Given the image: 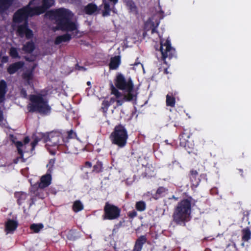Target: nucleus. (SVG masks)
<instances>
[{
	"label": "nucleus",
	"instance_id": "10",
	"mask_svg": "<svg viewBox=\"0 0 251 251\" xmlns=\"http://www.w3.org/2000/svg\"><path fill=\"white\" fill-rule=\"evenodd\" d=\"M45 140L47 145L50 146L55 147L64 145L63 134L58 131H52L49 133Z\"/></svg>",
	"mask_w": 251,
	"mask_h": 251
},
{
	"label": "nucleus",
	"instance_id": "38",
	"mask_svg": "<svg viewBox=\"0 0 251 251\" xmlns=\"http://www.w3.org/2000/svg\"><path fill=\"white\" fill-rule=\"evenodd\" d=\"M9 54L13 58H20L18 52L16 48L11 47L10 49Z\"/></svg>",
	"mask_w": 251,
	"mask_h": 251
},
{
	"label": "nucleus",
	"instance_id": "30",
	"mask_svg": "<svg viewBox=\"0 0 251 251\" xmlns=\"http://www.w3.org/2000/svg\"><path fill=\"white\" fill-rule=\"evenodd\" d=\"M103 167L102 162L100 160H98L93 166L92 172L98 174L103 172Z\"/></svg>",
	"mask_w": 251,
	"mask_h": 251
},
{
	"label": "nucleus",
	"instance_id": "42",
	"mask_svg": "<svg viewBox=\"0 0 251 251\" xmlns=\"http://www.w3.org/2000/svg\"><path fill=\"white\" fill-rule=\"evenodd\" d=\"M159 23H157L156 25H155L154 22H151V34H153L154 33H158L157 30V28L158 26Z\"/></svg>",
	"mask_w": 251,
	"mask_h": 251
},
{
	"label": "nucleus",
	"instance_id": "4",
	"mask_svg": "<svg viewBox=\"0 0 251 251\" xmlns=\"http://www.w3.org/2000/svg\"><path fill=\"white\" fill-rule=\"evenodd\" d=\"M128 137L127 129L125 126L122 124L116 126L109 136L112 144L117 146L119 148H123L126 145Z\"/></svg>",
	"mask_w": 251,
	"mask_h": 251
},
{
	"label": "nucleus",
	"instance_id": "41",
	"mask_svg": "<svg viewBox=\"0 0 251 251\" xmlns=\"http://www.w3.org/2000/svg\"><path fill=\"white\" fill-rule=\"evenodd\" d=\"M128 6H129V9L131 11L137 13V7L136 6L134 2L131 1L128 3Z\"/></svg>",
	"mask_w": 251,
	"mask_h": 251
},
{
	"label": "nucleus",
	"instance_id": "5",
	"mask_svg": "<svg viewBox=\"0 0 251 251\" xmlns=\"http://www.w3.org/2000/svg\"><path fill=\"white\" fill-rule=\"evenodd\" d=\"M51 169H48L46 175L41 176L40 181L32 185L30 192L40 199L44 198L42 189L48 187L51 182Z\"/></svg>",
	"mask_w": 251,
	"mask_h": 251
},
{
	"label": "nucleus",
	"instance_id": "28",
	"mask_svg": "<svg viewBox=\"0 0 251 251\" xmlns=\"http://www.w3.org/2000/svg\"><path fill=\"white\" fill-rule=\"evenodd\" d=\"M242 232V240L243 242H248L251 238V231L249 227L243 229Z\"/></svg>",
	"mask_w": 251,
	"mask_h": 251
},
{
	"label": "nucleus",
	"instance_id": "17",
	"mask_svg": "<svg viewBox=\"0 0 251 251\" xmlns=\"http://www.w3.org/2000/svg\"><path fill=\"white\" fill-rule=\"evenodd\" d=\"M147 238L145 235H141L136 240L133 249L132 251H141L147 242Z\"/></svg>",
	"mask_w": 251,
	"mask_h": 251
},
{
	"label": "nucleus",
	"instance_id": "64",
	"mask_svg": "<svg viewBox=\"0 0 251 251\" xmlns=\"http://www.w3.org/2000/svg\"><path fill=\"white\" fill-rule=\"evenodd\" d=\"M138 63H135L134 65H138Z\"/></svg>",
	"mask_w": 251,
	"mask_h": 251
},
{
	"label": "nucleus",
	"instance_id": "18",
	"mask_svg": "<svg viewBox=\"0 0 251 251\" xmlns=\"http://www.w3.org/2000/svg\"><path fill=\"white\" fill-rule=\"evenodd\" d=\"M28 16H33L34 15H39L44 13V11L42 10V8L39 6H35L34 7H30L29 5L25 6Z\"/></svg>",
	"mask_w": 251,
	"mask_h": 251
},
{
	"label": "nucleus",
	"instance_id": "7",
	"mask_svg": "<svg viewBox=\"0 0 251 251\" xmlns=\"http://www.w3.org/2000/svg\"><path fill=\"white\" fill-rule=\"evenodd\" d=\"M103 220H113L120 217L121 209L117 206L106 202L103 208Z\"/></svg>",
	"mask_w": 251,
	"mask_h": 251
},
{
	"label": "nucleus",
	"instance_id": "44",
	"mask_svg": "<svg viewBox=\"0 0 251 251\" xmlns=\"http://www.w3.org/2000/svg\"><path fill=\"white\" fill-rule=\"evenodd\" d=\"M124 222V221H120L119 223L115 225L112 231L113 233H116L118 231V229L122 226Z\"/></svg>",
	"mask_w": 251,
	"mask_h": 251
},
{
	"label": "nucleus",
	"instance_id": "26",
	"mask_svg": "<svg viewBox=\"0 0 251 251\" xmlns=\"http://www.w3.org/2000/svg\"><path fill=\"white\" fill-rule=\"evenodd\" d=\"M97 9V6L93 3H89L84 7V11L88 15H92Z\"/></svg>",
	"mask_w": 251,
	"mask_h": 251
},
{
	"label": "nucleus",
	"instance_id": "33",
	"mask_svg": "<svg viewBox=\"0 0 251 251\" xmlns=\"http://www.w3.org/2000/svg\"><path fill=\"white\" fill-rule=\"evenodd\" d=\"M110 88L111 94L114 95L116 99H119L122 96V94L118 91V88L115 87L112 82L110 83Z\"/></svg>",
	"mask_w": 251,
	"mask_h": 251
},
{
	"label": "nucleus",
	"instance_id": "61",
	"mask_svg": "<svg viewBox=\"0 0 251 251\" xmlns=\"http://www.w3.org/2000/svg\"><path fill=\"white\" fill-rule=\"evenodd\" d=\"M233 246L234 247V248H236V245L235 243H233Z\"/></svg>",
	"mask_w": 251,
	"mask_h": 251
},
{
	"label": "nucleus",
	"instance_id": "58",
	"mask_svg": "<svg viewBox=\"0 0 251 251\" xmlns=\"http://www.w3.org/2000/svg\"><path fill=\"white\" fill-rule=\"evenodd\" d=\"M238 171H239V173H240L241 176H243V170H242V169H239V170H238Z\"/></svg>",
	"mask_w": 251,
	"mask_h": 251
},
{
	"label": "nucleus",
	"instance_id": "27",
	"mask_svg": "<svg viewBox=\"0 0 251 251\" xmlns=\"http://www.w3.org/2000/svg\"><path fill=\"white\" fill-rule=\"evenodd\" d=\"M35 49V44L33 42L28 41L26 42L23 47V50L26 53H30L33 51Z\"/></svg>",
	"mask_w": 251,
	"mask_h": 251
},
{
	"label": "nucleus",
	"instance_id": "21",
	"mask_svg": "<svg viewBox=\"0 0 251 251\" xmlns=\"http://www.w3.org/2000/svg\"><path fill=\"white\" fill-rule=\"evenodd\" d=\"M121 64V57L120 56H115L111 57L109 67L110 70H116Z\"/></svg>",
	"mask_w": 251,
	"mask_h": 251
},
{
	"label": "nucleus",
	"instance_id": "2",
	"mask_svg": "<svg viewBox=\"0 0 251 251\" xmlns=\"http://www.w3.org/2000/svg\"><path fill=\"white\" fill-rule=\"evenodd\" d=\"M195 200L188 197L181 200L174 208L172 215L173 222L176 225L185 226L191 219L192 204Z\"/></svg>",
	"mask_w": 251,
	"mask_h": 251
},
{
	"label": "nucleus",
	"instance_id": "6",
	"mask_svg": "<svg viewBox=\"0 0 251 251\" xmlns=\"http://www.w3.org/2000/svg\"><path fill=\"white\" fill-rule=\"evenodd\" d=\"M163 40H160V51L161 53V59L163 61L164 64H166L167 67L164 68L163 73L167 75L169 74L168 69L170 65L168 64L166 59L168 58L171 59L176 55V50L171 46V43L169 39H167L163 43Z\"/></svg>",
	"mask_w": 251,
	"mask_h": 251
},
{
	"label": "nucleus",
	"instance_id": "11",
	"mask_svg": "<svg viewBox=\"0 0 251 251\" xmlns=\"http://www.w3.org/2000/svg\"><path fill=\"white\" fill-rule=\"evenodd\" d=\"M17 32L20 37H23L25 36L27 39H32L34 35L33 31L28 27L27 21L18 26Z\"/></svg>",
	"mask_w": 251,
	"mask_h": 251
},
{
	"label": "nucleus",
	"instance_id": "59",
	"mask_svg": "<svg viewBox=\"0 0 251 251\" xmlns=\"http://www.w3.org/2000/svg\"><path fill=\"white\" fill-rule=\"evenodd\" d=\"M172 198L175 199V200H177V198L175 197V196H173Z\"/></svg>",
	"mask_w": 251,
	"mask_h": 251
},
{
	"label": "nucleus",
	"instance_id": "3",
	"mask_svg": "<svg viewBox=\"0 0 251 251\" xmlns=\"http://www.w3.org/2000/svg\"><path fill=\"white\" fill-rule=\"evenodd\" d=\"M30 102L27 105V109L30 113H38L48 115L50 113L51 107L48 100L44 98L41 94H31L29 96Z\"/></svg>",
	"mask_w": 251,
	"mask_h": 251
},
{
	"label": "nucleus",
	"instance_id": "8",
	"mask_svg": "<svg viewBox=\"0 0 251 251\" xmlns=\"http://www.w3.org/2000/svg\"><path fill=\"white\" fill-rule=\"evenodd\" d=\"M115 86L119 90L125 91L128 89L131 91L134 88L133 82L130 77L126 80L124 75L121 73H118L115 79Z\"/></svg>",
	"mask_w": 251,
	"mask_h": 251
},
{
	"label": "nucleus",
	"instance_id": "12",
	"mask_svg": "<svg viewBox=\"0 0 251 251\" xmlns=\"http://www.w3.org/2000/svg\"><path fill=\"white\" fill-rule=\"evenodd\" d=\"M18 223L17 221L8 219L5 223L4 231L6 234H12L16 230L18 226Z\"/></svg>",
	"mask_w": 251,
	"mask_h": 251
},
{
	"label": "nucleus",
	"instance_id": "49",
	"mask_svg": "<svg viewBox=\"0 0 251 251\" xmlns=\"http://www.w3.org/2000/svg\"><path fill=\"white\" fill-rule=\"evenodd\" d=\"M5 94L6 92H0V103L3 102L4 100Z\"/></svg>",
	"mask_w": 251,
	"mask_h": 251
},
{
	"label": "nucleus",
	"instance_id": "24",
	"mask_svg": "<svg viewBox=\"0 0 251 251\" xmlns=\"http://www.w3.org/2000/svg\"><path fill=\"white\" fill-rule=\"evenodd\" d=\"M23 78L26 82L28 85H31V81L33 78L32 70H27L22 74Z\"/></svg>",
	"mask_w": 251,
	"mask_h": 251
},
{
	"label": "nucleus",
	"instance_id": "13",
	"mask_svg": "<svg viewBox=\"0 0 251 251\" xmlns=\"http://www.w3.org/2000/svg\"><path fill=\"white\" fill-rule=\"evenodd\" d=\"M28 14L25 7L22 9L18 10L14 15L13 20L15 22H21L24 19H26L28 18Z\"/></svg>",
	"mask_w": 251,
	"mask_h": 251
},
{
	"label": "nucleus",
	"instance_id": "39",
	"mask_svg": "<svg viewBox=\"0 0 251 251\" xmlns=\"http://www.w3.org/2000/svg\"><path fill=\"white\" fill-rule=\"evenodd\" d=\"M110 104L108 102V100H103L101 103V109L102 111L106 114L108 111Z\"/></svg>",
	"mask_w": 251,
	"mask_h": 251
},
{
	"label": "nucleus",
	"instance_id": "25",
	"mask_svg": "<svg viewBox=\"0 0 251 251\" xmlns=\"http://www.w3.org/2000/svg\"><path fill=\"white\" fill-rule=\"evenodd\" d=\"M63 134V139L64 144L69 142L71 139H74L76 136V134L73 130H70L66 132H64Z\"/></svg>",
	"mask_w": 251,
	"mask_h": 251
},
{
	"label": "nucleus",
	"instance_id": "48",
	"mask_svg": "<svg viewBox=\"0 0 251 251\" xmlns=\"http://www.w3.org/2000/svg\"><path fill=\"white\" fill-rule=\"evenodd\" d=\"M34 196L33 197H32L31 199H30V202L29 203V206H31L32 205L34 204L35 203V201H36V197H38V196H35L34 194H33Z\"/></svg>",
	"mask_w": 251,
	"mask_h": 251
},
{
	"label": "nucleus",
	"instance_id": "14",
	"mask_svg": "<svg viewBox=\"0 0 251 251\" xmlns=\"http://www.w3.org/2000/svg\"><path fill=\"white\" fill-rule=\"evenodd\" d=\"M15 146L17 148L18 154L20 156L16 157L13 160L14 164H17L20 159H22L23 162L25 161V159L24 158V152L22 150V147L24 146V144L21 141H17L14 143Z\"/></svg>",
	"mask_w": 251,
	"mask_h": 251
},
{
	"label": "nucleus",
	"instance_id": "56",
	"mask_svg": "<svg viewBox=\"0 0 251 251\" xmlns=\"http://www.w3.org/2000/svg\"><path fill=\"white\" fill-rule=\"evenodd\" d=\"M3 119V113L1 111H0V122H1Z\"/></svg>",
	"mask_w": 251,
	"mask_h": 251
},
{
	"label": "nucleus",
	"instance_id": "32",
	"mask_svg": "<svg viewBox=\"0 0 251 251\" xmlns=\"http://www.w3.org/2000/svg\"><path fill=\"white\" fill-rule=\"evenodd\" d=\"M166 103V105L168 106L172 107H175L176 104V99L172 94V95L169 94L167 95Z\"/></svg>",
	"mask_w": 251,
	"mask_h": 251
},
{
	"label": "nucleus",
	"instance_id": "46",
	"mask_svg": "<svg viewBox=\"0 0 251 251\" xmlns=\"http://www.w3.org/2000/svg\"><path fill=\"white\" fill-rule=\"evenodd\" d=\"M137 215V212L133 210L131 211H129L128 213V216L129 217V218L130 219H133L134 218V217H135Z\"/></svg>",
	"mask_w": 251,
	"mask_h": 251
},
{
	"label": "nucleus",
	"instance_id": "55",
	"mask_svg": "<svg viewBox=\"0 0 251 251\" xmlns=\"http://www.w3.org/2000/svg\"><path fill=\"white\" fill-rule=\"evenodd\" d=\"M92 163L89 161H86L85 163V166L87 168H91L92 167Z\"/></svg>",
	"mask_w": 251,
	"mask_h": 251
},
{
	"label": "nucleus",
	"instance_id": "37",
	"mask_svg": "<svg viewBox=\"0 0 251 251\" xmlns=\"http://www.w3.org/2000/svg\"><path fill=\"white\" fill-rule=\"evenodd\" d=\"M134 88H132L131 91H129L128 89H126L125 91L127 92V94L125 95L124 98L126 101H131L133 100L134 96L132 94Z\"/></svg>",
	"mask_w": 251,
	"mask_h": 251
},
{
	"label": "nucleus",
	"instance_id": "20",
	"mask_svg": "<svg viewBox=\"0 0 251 251\" xmlns=\"http://www.w3.org/2000/svg\"><path fill=\"white\" fill-rule=\"evenodd\" d=\"M71 39V35L69 33H65L61 35H59L55 38L54 44L58 45L62 42H69Z\"/></svg>",
	"mask_w": 251,
	"mask_h": 251
},
{
	"label": "nucleus",
	"instance_id": "52",
	"mask_svg": "<svg viewBox=\"0 0 251 251\" xmlns=\"http://www.w3.org/2000/svg\"><path fill=\"white\" fill-rule=\"evenodd\" d=\"M8 61V57L6 56H4L1 58L2 63H6Z\"/></svg>",
	"mask_w": 251,
	"mask_h": 251
},
{
	"label": "nucleus",
	"instance_id": "9",
	"mask_svg": "<svg viewBox=\"0 0 251 251\" xmlns=\"http://www.w3.org/2000/svg\"><path fill=\"white\" fill-rule=\"evenodd\" d=\"M190 135L191 133L187 129H184L179 135L180 146L185 148L189 153L192 152L195 147L193 141L190 139Z\"/></svg>",
	"mask_w": 251,
	"mask_h": 251
},
{
	"label": "nucleus",
	"instance_id": "60",
	"mask_svg": "<svg viewBox=\"0 0 251 251\" xmlns=\"http://www.w3.org/2000/svg\"><path fill=\"white\" fill-rule=\"evenodd\" d=\"M87 85H88V86H90V85H91V82H90V81H88V82H87Z\"/></svg>",
	"mask_w": 251,
	"mask_h": 251
},
{
	"label": "nucleus",
	"instance_id": "54",
	"mask_svg": "<svg viewBox=\"0 0 251 251\" xmlns=\"http://www.w3.org/2000/svg\"><path fill=\"white\" fill-rule=\"evenodd\" d=\"M30 141V139L28 137V136H26L25 137L24 139V144L25 145H26L27 144H28Z\"/></svg>",
	"mask_w": 251,
	"mask_h": 251
},
{
	"label": "nucleus",
	"instance_id": "16",
	"mask_svg": "<svg viewBox=\"0 0 251 251\" xmlns=\"http://www.w3.org/2000/svg\"><path fill=\"white\" fill-rule=\"evenodd\" d=\"M24 66V62L18 61L10 64L7 68V71L10 75H12L15 74L20 69H22Z\"/></svg>",
	"mask_w": 251,
	"mask_h": 251
},
{
	"label": "nucleus",
	"instance_id": "35",
	"mask_svg": "<svg viewBox=\"0 0 251 251\" xmlns=\"http://www.w3.org/2000/svg\"><path fill=\"white\" fill-rule=\"evenodd\" d=\"M135 208L138 211H144L146 209V203L144 201H137L135 204Z\"/></svg>",
	"mask_w": 251,
	"mask_h": 251
},
{
	"label": "nucleus",
	"instance_id": "53",
	"mask_svg": "<svg viewBox=\"0 0 251 251\" xmlns=\"http://www.w3.org/2000/svg\"><path fill=\"white\" fill-rule=\"evenodd\" d=\"M116 100L115 98H111L110 100L108 101V102L110 104V105H111V104H112L115 101H116Z\"/></svg>",
	"mask_w": 251,
	"mask_h": 251
},
{
	"label": "nucleus",
	"instance_id": "31",
	"mask_svg": "<svg viewBox=\"0 0 251 251\" xmlns=\"http://www.w3.org/2000/svg\"><path fill=\"white\" fill-rule=\"evenodd\" d=\"M83 208L84 206L80 201L76 200L74 201L72 206V209L75 212L80 211L83 210Z\"/></svg>",
	"mask_w": 251,
	"mask_h": 251
},
{
	"label": "nucleus",
	"instance_id": "62",
	"mask_svg": "<svg viewBox=\"0 0 251 251\" xmlns=\"http://www.w3.org/2000/svg\"><path fill=\"white\" fill-rule=\"evenodd\" d=\"M146 34H147L146 32H144L143 33V36H144V37H145V36H146Z\"/></svg>",
	"mask_w": 251,
	"mask_h": 251
},
{
	"label": "nucleus",
	"instance_id": "40",
	"mask_svg": "<svg viewBox=\"0 0 251 251\" xmlns=\"http://www.w3.org/2000/svg\"><path fill=\"white\" fill-rule=\"evenodd\" d=\"M7 84L4 80H1L0 81V92L6 93Z\"/></svg>",
	"mask_w": 251,
	"mask_h": 251
},
{
	"label": "nucleus",
	"instance_id": "34",
	"mask_svg": "<svg viewBox=\"0 0 251 251\" xmlns=\"http://www.w3.org/2000/svg\"><path fill=\"white\" fill-rule=\"evenodd\" d=\"M102 2L104 7V10L102 11V16L104 17L109 16L111 11L110 5L108 2L106 1V0H102Z\"/></svg>",
	"mask_w": 251,
	"mask_h": 251
},
{
	"label": "nucleus",
	"instance_id": "43",
	"mask_svg": "<svg viewBox=\"0 0 251 251\" xmlns=\"http://www.w3.org/2000/svg\"><path fill=\"white\" fill-rule=\"evenodd\" d=\"M40 140V139L37 137L34 138L33 141L31 143V151H33L34 150L35 147L37 145Z\"/></svg>",
	"mask_w": 251,
	"mask_h": 251
},
{
	"label": "nucleus",
	"instance_id": "50",
	"mask_svg": "<svg viewBox=\"0 0 251 251\" xmlns=\"http://www.w3.org/2000/svg\"><path fill=\"white\" fill-rule=\"evenodd\" d=\"M21 95L25 98L27 96L26 91L25 89H22L20 92Z\"/></svg>",
	"mask_w": 251,
	"mask_h": 251
},
{
	"label": "nucleus",
	"instance_id": "45",
	"mask_svg": "<svg viewBox=\"0 0 251 251\" xmlns=\"http://www.w3.org/2000/svg\"><path fill=\"white\" fill-rule=\"evenodd\" d=\"M55 163L54 159H51L50 160L49 163L47 164V167H49V169H51V172L53 170V167Z\"/></svg>",
	"mask_w": 251,
	"mask_h": 251
},
{
	"label": "nucleus",
	"instance_id": "57",
	"mask_svg": "<svg viewBox=\"0 0 251 251\" xmlns=\"http://www.w3.org/2000/svg\"><path fill=\"white\" fill-rule=\"evenodd\" d=\"M110 2H112L113 5H115L118 1V0H109Z\"/></svg>",
	"mask_w": 251,
	"mask_h": 251
},
{
	"label": "nucleus",
	"instance_id": "51",
	"mask_svg": "<svg viewBox=\"0 0 251 251\" xmlns=\"http://www.w3.org/2000/svg\"><path fill=\"white\" fill-rule=\"evenodd\" d=\"M200 179L201 180H204L207 181V175L206 174H201L200 176Z\"/></svg>",
	"mask_w": 251,
	"mask_h": 251
},
{
	"label": "nucleus",
	"instance_id": "1",
	"mask_svg": "<svg viewBox=\"0 0 251 251\" xmlns=\"http://www.w3.org/2000/svg\"><path fill=\"white\" fill-rule=\"evenodd\" d=\"M48 14L51 18L55 20L58 29L67 32H72L77 29V25L72 21L74 14L69 10L60 8L55 10H51Z\"/></svg>",
	"mask_w": 251,
	"mask_h": 251
},
{
	"label": "nucleus",
	"instance_id": "22",
	"mask_svg": "<svg viewBox=\"0 0 251 251\" xmlns=\"http://www.w3.org/2000/svg\"><path fill=\"white\" fill-rule=\"evenodd\" d=\"M14 197L17 199V202L19 205H21L27 197V194L24 192H16Z\"/></svg>",
	"mask_w": 251,
	"mask_h": 251
},
{
	"label": "nucleus",
	"instance_id": "15",
	"mask_svg": "<svg viewBox=\"0 0 251 251\" xmlns=\"http://www.w3.org/2000/svg\"><path fill=\"white\" fill-rule=\"evenodd\" d=\"M189 178L191 182L192 186L197 187L201 181L200 178L198 177V173L197 171L192 169L190 171Z\"/></svg>",
	"mask_w": 251,
	"mask_h": 251
},
{
	"label": "nucleus",
	"instance_id": "19",
	"mask_svg": "<svg viewBox=\"0 0 251 251\" xmlns=\"http://www.w3.org/2000/svg\"><path fill=\"white\" fill-rule=\"evenodd\" d=\"M37 0H31L29 4L31 5L35 3V1ZM54 4V0H42V5L40 6L42 8V10L44 11V13L50 7L53 5Z\"/></svg>",
	"mask_w": 251,
	"mask_h": 251
},
{
	"label": "nucleus",
	"instance_id": "23",
	"mask_svg": "<svg viewBox=\"0 0 251 251\" xmlns=\"http://www.w3.org/2000/svg\"><path fill=\"white\" fill-rule=\"evenodd\" d=\"M14 0H0V11L3 12L12 5Z\"/></svg>",
	"mask_w": 251,
	"mask_h": 251
},
{
	"label": "nucleus",
	"instance_id": "63",
	"mask_svg": "<svg viewBox=\"0 0 251 251\" xmlns=\"http://www.w3.org/2000/svg\"><path fill=\"white\" fill-rule=\"evenodd\" d=\"M241 245L242 247H244V243H242Z\"/></svg>",
	"mask_w": 251,
	"mask_h": 251
},
{
	"label": "nucleus",
	"instance_id": "47",
	"mask_svg": "<svg viewBox=\"0 0 251 251\" xmlns=\"http://www.w3.org/2000/svg\"><path fill=\"white\" fill-rule=\"evenodd\" d=\"M125 101H126V100H125L124 97L122 99H117V106H121Z\"/></svg>",
	"mask_w": 251,
	"mask_h": 251
},
{
	"label": "nucleus",
	"instance_id": "29",
	"mask_svg": "<svg viewBox=\"0 0 251 251\" xmlns=\"http://www.w3.org/2000/svg\"><path fill=\"white\" fill-rule=\"evenodd\" d=\"M168 189L164 187H159L156 190L155 194L153 195V198L155 200L159 199L163 196L165 193L167 192Z\"/></svg>",
	"mask_w": 251,
	"mask_h": 251
},
{
	"label": "nucleus",
	"instance_id": "36",
	"mask_svg": "<svg viewBox=\"0 0 251 251\" xmlns=\"http://www.w3.org/2000/svg\"><path fill=\"white\" fill-rule=\"evenodd\" d=\"M43 227L42 224H32L30 226V229L35 233H38Z\"/></svg>",
	"mask_w": 251,
	"mask_h": 251
}]
</instances>
